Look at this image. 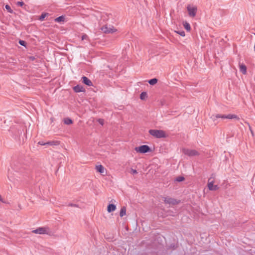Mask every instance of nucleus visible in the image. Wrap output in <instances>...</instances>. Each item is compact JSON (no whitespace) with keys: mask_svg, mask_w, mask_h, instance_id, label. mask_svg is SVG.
Masks as SVG:
<instances>
[{"mask_svg":"<svg viewBox=\"0 0 255 255\" xmlns=\"http://www.w3.org/2000/svg\"><path fill=\"white\" fill-rule=\"evenodd\" d=\"M149 134L154 138H165L168 137V133L162 129H151L148 131Z\"/></svg>","mask_w":255,"mask_h":255,"instance_id":"obj_1","label":"nucleus"},{"mask_svg":"<svg viewBox=\"0 0 255 255\" xmlns=\"http://www.w3.org/2000/svg\"><path fill=\"white\" fill-rule=\"evenodd\" d=\"M216 182V175L215 173L212 174L208 180L207 187L209 190L216 191L219 189V187Z\"/></svg>","mask_w":255,"mask_h":255,"instance_id":"obj_2","label":"nucleus"},{"mask_svg":"<svg viewBox=\"0 0 255 255\" xmlns=\"http://www.w3.org/2000/svg\"><path fill=\"white\" fill-rule=\"evenodd\" d=\"M101 30L105 34H113L118 32V29L113 25L109 23H107L101 27Z\"/></svg>","mask_w":255,"mask_h":255,"instance_id":"obj_3","label":"nucleus"},{"mask_svg":"<svg viewBox=\"0 0 255 255\" xmlns=\"http://www.w3.org/2000/svg\"><path fill=\"white\" fill-rule=\"evenodd\" d=\"M32 233L38 235H47L51 236L52 233L47 227H40L31 231Z\"/></svg>","mask_w":255,"mask_h":255,"instance_id":"obj_4","label":"nucleus"},{"mask_svg":"<svg viewBox=\"0 0 255 255\" xmlns=\"http://www.w3.org/2000/svg\"><path fill=\"white\" fill-rule=\"evenodd\" d=\"M134 151L139 154H145L153 151V149L147 145H141L134 148Z\"/></svg>","mask_w":255,"mask_h":255,"instance_id":"obj_5","label":"nucleus"},{"mask_svg":"<svg viewBox=\"0 0 255 255\" xmlns=\"http://www.w3.org/2000/svg\"><path fill=\"white\" fill-rule=\"evenodd\" d=\"M187 11L190 17L194 18L196 16L197 12V7L193 4H189L187 6Z\"/></svg>","mask_w":255,"mask_h":255,"instance_id":"obj_6","label":"nucleus"},{"mask_svg":"<svg viewBox=\"0 0 255 255\" xmlns=\"http://www.w3.org/2000/svg\"><path fill=\"white\" fill-rule=\"evenodd\" d=\"M95 170L102 176H106L108 174L107 169L102 164L97 163L95 165Z\"/></svg>","mask_w":255,"mask_h":255,"instance_id":"obj_7","label":"nucleus"},{"mask_svg":"<svg viewBox=\"0 0 255 255\" xmlns=\"http://www.w3.org/2000/svg\"><path fill=\"white\" fill-rule=\"evenodd\" d=\"M183 152L188 156H198L199 155V153L196 150L189 149L187 148L183 149Z\"/></svg>","mask_w":255,"mask_h":255,"instance_id":"obj_8","label":"nucleus"},{"mask_svg":"<svg viewBox=\"0 0 255 255\" xmlns=\"http://www.w3.org/2000/svg\"><path fill=\"white\" fill-rule=\"evenodd\" d=\"M164 201L165 203L171 205H176L179 203V201L171 197L164 198Z\"/></svg>","mask_w":255,"mask_h":255,"instance_id":"obj_9","label":"nucleus"},{"mask_svg":"<svg viewBox=\"0 0 255 255\" xmlns=\"http://www.w3.org/2000/svg\"><path fill=\"white\" fill-rule=\"evenodd\" d=\"M113 202H116V201H112L107 206V211L108 213H111L115 211L117 209V205Z\"/></svg>","mask_w":255,"mask_h":255,"instance_id":"obj_10","label":"nucleus"},{"mask_svg":"<svg viewBox=\"0 0 255 255\" xmlns=\"http://www.w3.org/2000/svg\"><path fill=\"white\" fill-rule=\"evenodd\" d=\"M224 119H229V120H235L237 121L240 120V118L237 115L232 114L225 115Z\"/></svg>","mask_w":255,"mask_h":255,"instance_id":"obj_11","label":"nucleus"},{"mask_svg":"<svg viewBox=\"0 0 255 255\" xmlns=\"http://www.w3.org/2000/svg\"><path fill=\"white\" fill-rule=\"evenodd\" d=\"M182 25L184 29L188 32H190L191 30V27L190 23L186 20H184L182 22Z\"/></svg>","mask_w":255,"mask_h":255,"instance_id":"obj_12","label":"nucleus"},{"mask_svg":"<svg viewBox=\"0 0 255 255\" xmlns=\"http://www.w3.org/2000/svg\"><path fill=\"white\" fill-rule=\"evenodd\" d=\"M73 90L75 92H84L85 91V88L81 85H77L73 88Z\"/></svg>","mask_w":255,"mask_h":255,"instance_id":"obj_13","label":"nucleus"},{"mask_svg":"<svg viewBox=\"0 0 255 255\" xmlns=\"http://www.w3.org/2000/svg\"><path fill=\"white\" fill-rule=\"evenodd\" d=\"M224 115H221V114H215L213 115L212 116H211V119L213 121H215L217 119H224Z\"/></svg>","mask_w":255,"mask_h":255,"instance_id":"obj_14","label":"nucleus"},{"mask_svg":"<svg viewBox=\"0 0 255 255\" xmlns=\"http://www.w3.org/2000/svg\"><path fill=\"white\" fill-rule=\"evenodd\" d=\"M240 70L242 73L245 75L247 74V67L243 64H240L239 65Z\"/></svg>","mask_w":255,"mask_h":255,"instance_id":"obj_15","label":"nucleus"},{"mask_svg":"<svg viewBox=\"0 0 255 255\" xmlns=\"http://www.w3.org/2000/svg\"><path fill=\"white\" fill-rule=\"evenodd\" d=\"M148 98L147 93L145 92H142L140 95V99L142 101H146Z\"/></svg>","mask_w":255,"mask_h":255,"instance_id":"obj_16","label":"nucleus"},{"mask_svg":"<svg viewBox=\"0 0 255 255\" xmlns=\"http://www.w3.org/2000/svg\"><path fill=\"white\" fill-rule=\"evenodd\" d=\"M83 79V83L88 85V86H92V82L87 77H83L82 78Z\"/></svg>","mask_w":255,"mask_h":255,"instance_id":"obj_17","label":"nucleus"},{"mask_svg":"<svg viewBox=\"0 0 255 255\" xmlns=\"http://www.w3.org/2000/svg\"><path fill=\"white\" fill-rule=\"evenodd\" d=\"M127 215V210L125 207H123L120 212V216L121 217H123Z\"/></svg>","mask_w":255,"mask_h":255,"instance_id":"obj_18","label":"nucleus"},{"mask_svg":"<svg viewBox=\"0 0 255 255\" xmlns=\"http://www.w3.org/2000/svg\"><path fill=\"white\" fill-rule=\"evenodd\" d=\"M48 15V13L43 12L41 14V15L39 17V20L40 21H43L45 18Z\"/></svg>","mask_w":255,"mask_h":255,"instance_id":"obj_19","label":"nucleus"},{"mask_svg":"<svg viewBox=\"0 0 255 255\" xmlns=\"http://www.w3.org/2000/svg\"><path fill=\"white\" fill-rule=\"evenodd\" d=\"M65 20V17L64 16H60L55 19V21L58 22H64Z\"/></svg>","mask_w":255,"mask_h":255,"instance_id":"obj_20","label":"nucleus"},{"mask_svg":"<svg viewBox=\"0 0 255 255\" xmlns=\"http://www.w3.org/2000/svg\"><path fill=\"white\" fill-rule=\"evenodd\" d=\"M129 172L130 174H131L132 175H135L138 173L137 171L135 169H134L133 168H130Z\"/></svg>","mask_w":255,"mask_h":255,"instance_id":"obj_21","label":"nucleus"},{"mask_svg":"<svg viewBox=\"0 0 255 255\" xmlns=\"http://www.w3.org/2000/svg\"><path fill=\"white\" fill-rule=\"evenodd\" d=\"M157 79L156 78L152 79L148 81V83L151 85H154L156 84L157 83Z\"/></svg>","mask_w":255,"mask_h":255,"instance_id":"obj_22","label":"nucleus"},{"mask_svg":"<svg viewBox=\"0 0 255 255\" xmlns=\"http://www.w3.org/2000/svg\"><path fill=\"white\" fill-rule=\"evenodd\" d=\"M175 32L180 35L182 37H185L186 36L185 32L184 31H177L175 30Z\"/></svg>","mask_w":255,"mask_h":255,"instance_id":"obj_23","label":"nucleus"},{"mask_svg":"<svg viewBox=\"0 0 255 255\" xmlns=\"http://www.w3.org/2000/svg\"><path fill=\"white\" fill-rule=\"evenodd\" d=\"M64 123L66 125H70L72 123V121L71 119L67 118L64 120Z\"/></svg>","mask_w":255,"mask_h":255,"instance_id":"obj_24","label":"nucleus"},{"mask_svg":"<svg viewBox=\"0 0 255 255\" xmlns=\"http://www.w3.org/2000/svg\"><path fill=\"white\" fill-rule=\"evenodd\" d=\"M5 8L10 13H13V10L11 9V8H10V7L8 5H7V4L5 6Z\"/></svg>","mask_w":255,"mask_h":255,"instance_id":"obj_25","label":"nucleus"},{"mask_svg":"<svg viewBox=\"0 0 255 255\" xmlns=\"http://www.w3.org/2000/svg\"><path fill=\"white\" fill-rule=\"evenodd\" d=\"M98 122L101 125H103L104 124V120L101 119L98 120Z\"/></svg>","mask_w":255,"mask_h":255,"instance_id":"obj_26","label":"nucleus"},{"mask_svg":"<svg viewBox=\"0 0 255 255\" xmlns=\"http://www.w3.org/2000/svg\"><path fill=\"white\" fill-rule=\"evenodd\" d=\"M19 43L21 45H22V46H25V42L24 41H23V40H19Z\"/></svg>","mask_w":255,"mask_h":255,"instance_id":"obj_27","label":"nucleus"},{"mask_svg":"<svg viewBox=\"0 0 255 255\" xmlns=\"http://www.w3.org/2000/svg\"><path fill=\"white\" fill-rule=\"evenodd\" d=\"M17 4L20 6H22L24 4V3L22 1H18L17 2Z\"/></svg>","mask_w":255,"mask_h":255,"instance_id":"obj_28","label":"nucleus"},{"mask_svg":"<svg viewBox=\"0 0 255 255\" xmlns=\"http://www.w3.org/2000/svg\"><path fill=\"white\" fill-rule=\"evenodd\" d=\"M0 201L3 202V199L0 195Z\"/></svg>","mask_w":255,"mask_h":255,"instance_id":"obj_29","label":"nucleus"},{"mask_svg":"<svg viewBox=\"0 0 255 255\" xmlns=\"http://www.w3.org/2000/svg\"><path fill=\"white\" fill-rule=\"evenodd\" d=\"M182 178H180V181H182Z\"/></svg>","mask_w":255,"mask_h":255,"instance_id":"obj_30","label":"nucleus"},{"mask_svg":"<svg viewBox=\"0 0 255 255\" xmlns=\"http://www.w3.org/2000/svg\"><path fill=\"white\" fill-rule=\"evenodd\" d=\"M182 178H180V181H182Z\"/></svg>","mask_w":255,"mask_h":255,"instance_id":"obj_31","label":"nucleus"}]
</instances>
